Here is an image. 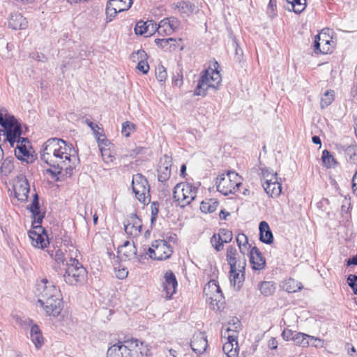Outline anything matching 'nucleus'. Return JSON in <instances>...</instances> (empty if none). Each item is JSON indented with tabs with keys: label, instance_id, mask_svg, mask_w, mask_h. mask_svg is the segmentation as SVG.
I'll list each match as a JSON object with an SVG mask.
<instances>
[{
	"label": "nucleus",
	"instance_id": "53",
	"mask_svg": "<svg viewBox=\"0 0 357 357\" xmlns=\"http://www.w3.org/2000/svg\"><path fill=\"white\" fill-rule=\"evenodd\" d=\"M151 224H153L158 216V212H159V204L157 202H153L151 204Z\"/></svg>",
	"mask_w": 357,
	"mask_h": 357
},
{
	"label": "nucleus",
	"instance_id": "32",
	"mask_svg": "<svg viewBox=\"0 0 357 357\" xmlns=\"http://www.w3.org/2000/svg\"><path fill=\"white\" fill-rule=\"evenodd\" d=\"M174 9H178L181 14L189 16L190 15L196 13L198 9L197 6L190 1H181L174 5Z\"/></svg>",
	"mask_w": 357,
	"mask_h": 357
},
{
	"label": "nucleus",
	"instance_id": "15",
	"mask_svg": "<svg viewBox=\"0 0 357 357\" xmlns=\"http://www.w3.org/2000/svg\"><path fill=\"white\" fill-rule=\"evenodd\" d=\"M132 4V0H114L108 1L106 7V15L109 21L116 16L117 13L128 10Z\"/></svg>",
	"mask_w": 357,
	"mask_h": 357
},
{
	"label": "nucleus",
	"instance_id": "63",
	"mask_svg": "<svg viewBox=\"0 0 357 357\" xmlns=\"http://www.w3.org/2000/svg\"><path fill=\"white\" fill-rule=\"evenodd\" d=\"M347 265H357V255L349 259L347 261Z\"/></svg>",
	"mask_w": 357,
	"mask_h": 357
},
{
	"label": "nucleus",
	"instance_id": "18",
	"mask_svg": "<svg viewBox=\"0 0 357 357\" xmlns=\"http://www.w3.org/2000/svg\"><path fill=\"white\" fill-rule=\"evenodd\" d=\"M142 220L136 215H131L124 222V230L131 237L138 236L141 234Z\"/></svg>",
	"mask_w": 357,
	"mask_h": 357
},
{
	"label": "nucleus",
	"instance_id": "23",
	"mask_svg": "<svg viewBox=\"0 0 357 357\" xmlns=\"http://www.w3.org/2000/svg\"><path fill=\"white\" fill-rule=\"evenodd\" d=\"M190 346L192 349L197 354L204 353L208 346L206 335L204 333H199L193 335Z\"/></svg>",
	"mask_w": 357,
	"mask_h": 357
},
{
	"label": "nucleus",
	"instance_id": "41",
	"mask_svg": "<svg viewBox=\"0 0 357 357\" xmlns=\"http://www.w3.org/2000/svg\"><path fill=\"white\" fill-rule=\"evenodd\" d=\"M237 255L236 249L233 246L228 247L227 250V261L229 266L237 265L238 263V257L236 256Z\"/></svg>",
	"mask_w": 357,
	"mask_h": 357
},
{
	"label": "nucleus",
	"instance_id": "16",
	"mask_svg": "<svg viewBox=\"0 0 357 357\" xmlns=\"http://www.w3.org/2000/svg\"><path fill=\"white\" fill-rule=\"evenodd\" d=\"M180 27V21L174 17L162 20L156 26V31L160 35L168 36L178 30Z\"/></svg>",
	"mask_w": 357,
	"mask_h": 357
},
{
	"label": "nucleus",
	"instance_id": "39",
	"mask_svg": "<svg viewBox=\"0 0 357 357\" xmlns=\"http://www.w3.org/2000/svg\"><path fill=\"white\" fill-rule=\"evenodd\" d=\"M218 205V202L214 199L202 201L200 209L203 213H212L216 210Z\"/></svg>",
	"mask_w": 357,
	"mask_h": 357
},
{
	"label": "nucleus",
	"instance_id": "62",
	"mask_svg": "<svg viewBox=\"0 0 357 357\" xmlns=\"http://www.w3.org/2000/svg\"><path fill=\"white\" fill-rule=\"evenodd\" d=\"M128 272L125 269L119 270L116 273V277L119 279H123L127 277Z\"/></svg>",
	"mask_w": 357,
	"mask_h": 357
},
{
	"label": "nucleus",
	"instance_id": "30",
	"mask_svg": "<svg viewBox=\"0 0 357 357\" xmlns=\"http://www.w3.org/2000/svg\"><path fill=\"white\" fill-rule=\"evenodd\" d=\"M259 229L260 241L266 244L272 243L273 241V236L268 224L265 221H262L259 224Z\"/></svg>",
	"mask_w": 357,
	"mask_h": 357
},
{
	"label": "nucleus",
	"instance_id": "4",
	"mask_svg": "<svg viewBox=\"0 0 357 357\" xmlns=\"http://www.w3.org/2000/svg\"><path fill=\"white\" fill-rule=\"evenodd\" d=\"M0 125L6 129V139L12 146L15 142L20 143L22 140L21 124L13 116L7 112L5 108H0Z\"/></svg>",
	"mask_w": 357,
	"mask_h": 357
},
{
	"label": "nucleus",
	"instance_id": "45",
	"mask_svg": "<svg viewBox=\"0 0 357 357\" xmlns=\"http://www.w3.org/2000/svg\"><path fill=\"white\" fill-rule=\"evenodd\" d=\"M218 235L222 244L229 243L232 240V232L227 229H220Z\"/></svg>",
	"mask_w": 357,
	"mask_h": 357
},
{
	"label": "nucleus",
	"instance_id": "26",
	"mask_svg": "<svg viewBox=\"0 0 357 357\" xmlns=\"http://www.w3.org/2000/svg\"><path fill=\"white\" fill-rule=\"evenodd\" d=\"M156 26L157 24L153 20H148L146 22L139 21L135 26V31L137 35L149 36L156 31Z\"/></svg>",
	"mask_w": 357,
	"mask_h": 357
},
{
	"label": "nucleus",
	"instance_id": "47",
	"mask_svg": "<svg viewBox=\"0 0 357 357\" xmlns=\"http://www.w3.org/2000/svg\"><path fill=\"white\" fill-rule=\"evenodd\" d=\"M86 123L93 130V134L95 137L97 138V139L98 141H101L103 144L107 145V143L108 142V140L107 139L103 138L102 139H100L101 135L99 133L98 130V129H100L98 126L88 119L86 120Z\"/></svg>",
	"mask_w": 357,
	"mask_h": 357
},
{
	"label": "nucleus",
	"instance_id": "28",
	"mask_svg": "<svg viewBox=\"0 0 357 357\" xmlns=\"http://www.w3.org/2000/svg\"><path fill=\"white\" fill-rule=\"evenodd\" d=\"M281 178H277L268 184H262L266 194L272 198L278 197L282 192Z\"/></svg>",
	"mask_w": 357,
	"mask_h": 357
},
{
	"label": "nucleus",
	"instance_id": "48",
	"mask_svg": "<svg viewBox=\"0 0 357 357\" xmlns=\"http://www.w3.org/2000/svg\"><path fill=\"white\" fill-rule=\"evenodd\" d=\"M47 252L51 258L54 259L58 264H63L65 261V256L63 252L60 249L54 250H47Z\"/></svg>",
	"mask_w": 357,
	"mask_h": 357
},
{
	"label": "nucleus",
	"instance_id": "61",
	"mask_svg": "<svg viewBox=\"0 0 357 357\" xmlns=\"http://www.w3.org/2000/svg\"><path fill=\"white\" fill-rule=\"evenodd\" d=\"M352 189L355 195L357 196V172L355 173L352 179Z\"/></svg>",
	"mask_w": 357,
	"mask_h": 357
},
{
	"label": "nucleus",
	"instance_id": "34",
	"mask_svg": "<svg viewBox=\"0 0 357 357\" xmlns=\"http://www.w3.org/2000/svg\"><path fill=\"white\" fill-rule=\"evenodd\" d=\"M259 174L261 176V180L262 181V184L270 183L273 181L278 178L277 173L274 172L273 170H272L269 168H267V167L260 168Z\"/></svg>",
	"mask_w": 357,
	"mask_h": 357
},
{
	"label": "nucleus",
	"instance_id": "21",
	"mask_svg": "<svg viewBox=\"0 0 357 357\" xmlns=\"http://www.w3.org/2000/svg\"><path fill=\"white\" fill-rule=\"evenodd\" d=\"M164 278L163 291H165L166 298H171L176 292V287L178 286L177 280L172 271H167L165 273Z\"/></svg>",
	"mask_w": 357,
	"mask_h": 357
},
{
	"label": "nucleus",
	"instance_id": "5",
	"mask_svg": "<svg viewBox=\"0 0 357 357\" xmlns=\"http://www.w3.org/2000/svg\"><path fill=\"white\" fill-rule=\"evenodd\" d=\"M222 82L220 73L217 70L208 68L199 79L194 95L205 96L210 89L218 90Z\"/></svg>",
	"mask_w": 357,
	"mask_h": 357
},
{
	"label": "nucleus",
	"instance_id": "44",
	"mask_svg": "<svg viewBox=\"0 0 357 357\" xmlns=\"http://www.w3.org/2000/svg\"><path fill=\"white\" fill-rule=\"evenodd\" d=\"M334 100V91L332 90L326 91L321 98V107L322 109L328 107Z\"/></svg>",
	"mask_w": 357,
	"mask_h": 357
},
{
	"label": "nucleus",
	"instance_id": "31",
	"mask_svg": "<svg viewBox=\"0 0 357 357\" xmlns=\"http://www.w3.org/2000/svg\"><path fill=\"white\" fill-rule=\"evenodd\" d=\"M132 56L134 60L135 59H141L138 62L136 68L138 70L142 72L143 74H146L149 70V65L148 64L147 61H145V59L147 56L145 51L143 50H138L137 52L133 54Z\"/></svg>",
	"mask_w": 357,
	"mask_h": 357
},
{
	"label": "nucleus",
	"instance_id": "9",
	"mask_svg": "<svg viewBox=\"0 0 357 357\" xmlns=\"http://www.w3.org/2000/svg\"><path fill=\"white\" fill-rule=\"evenodd\" d=\"M204 294L213 310H219L222 307L225 298L218 281L211 280L204 287Z\"/></svg>",
	"mask_w": 357,
	"mask_h": 357
},
{
	"label": "nucleus",
	"instance_id": "56",
	"mask_svg": "<svg viewBox=\"0 0 357 357\" xmlns=\"http://www.w3.org/2000/svg\"><path fill=\"white\" fill-rule=\"evenodd\" d=\"M172 82L174 85L178 86H181L183 84V73L181 69H179V72H177L176 75L173 76Z\"/></svg>",
	"mask_w": 357,
	"mask_h": 357
},
{
	"label": "nucleus",
	"instance_id": "64",
	"mask_svg": "<svg viewBox=\"0 0 357 357\" xmlns=\"http://www.w3.org/2000/svg\"><path fill=\"white\" fill-rule=\"evenodd\" d=\"M312 142L315 144L321 145V139H320L319 137H318V136H313L312 138Z\"/></svg>",
	"mask_w": 357,
	"mask_h": 357
},
{
	"label": "nucleus",
	"instance_id": "38",
	"mask_svg": "<svg viewBox=\"0 0 357 357\" xmlns=\"http://www.w3.org/2000/svg\"><path fill=\"white\" fill-rule=\"evenodd\" d=\"M302 287H303L301 283H298L297 281L292 278H289L285 280L283 284V289L289 293L296 292L301 290Z\"/></svg>",
	"mask_w": 357,
	"mask_h": 357
},
{
	"label": "nucleus",
	"instance_id": "57",
	"mask_svg": "<svg viewBox=\"0 0 357 357\" xmlns=\"http://www.w3.org/2000/svg\"><path fill=\"white\" fill-rule=\"evenodd\" d=\"M294 335V331L289 328H285L282 333V337L285 341L293 340Z\"/></svg>",
	"mask_w": 357,
	"mask_h": 357
},
{
	"label": "nucleus",
	"instance_id": "10",
	"mask_svg": "<svg viewBox=\"0 0 357 357\" xmlns=\"http://www.w3.org/2000/svg\"><path fill=\"white\" fill-rule=\"evenodd\" d=\"M132 188L136 198L143 204L150 201L149 185L144 176L141 174L133 175Z\"/></svg>",
	"mask_w": 357,
	"mask_h": 357
},
{
	"label": "nucleus",
	"instance_id": "6",
	"mask_svg": "<svg viewBox=\"0 0 357 357\" xmlns=\"http://www.w3.org/2000/svg\"><path fill=\"white\" fill-rule=\"evenodd\" d=\"M198 187L188 182L176 185L173 190V198L182 208L189 205L196 197Z\"/></svg>",
	"mask_w": 357,
	"mask_h": 357
},
{
	"label": "nucleus",
	"instance_id": "7",
	"mask_svg": "<svg viewBox=\"0 0 357 357\" xmlns=\"http://www.w3.org/2000/svg\"><path fill=\"white\" fill-rule=\"evenodd\" d=\"M63 274L64 281L70 285L84 283L87 277V271L82 264L76 259L70 258Z\"/></svg>",
	"mask_w": 357,
	"mask_h": 357
},
{
	"label": "nucleus",
	"instance_id": "50",
	"mask_svg": "<svg viewBox=\"0 0 357 357\" xmlns=\"http://www.w3.org/2000/svg\"><path fill=\"white\" fill-rule=\"evenodd\" d=\"M155 77L158 81L160 82L165 81L167 77V73L164 66L159 65L156 67Z\"/></svg>",
	"mask_w": 357,
	"mask_h": 357
},
{
	"label": "nucleus",
	"instance_id": "55",
	"mask_svg": "<svg viewBox=\"0 0 357 357\" xmlns=\"http://www.w3.org/2000/svg\"><path fill=\"white\" fill-rule=\"evenodd\" d=\"M310 340L313 341V342L310 344L312 347H314L316 348H322L324 347V340H322L319 337H317L310 335Z\"/></svg>",
	"mask_w": 357,
	"mask_h": 357
},
{
	"label": "nucleus",
	"instance_id": "20",
	"mask_svg": "<svg viewBox=\"0 0 357 357\" xmlns=\"http://www.w3.org/2000/svg\"><path fill=\"white\" fill-rule=\"evenodd\" d=\"M172 164V158L167 155H165L160 158L158 168V181L165 182L170 178Z\"/></svg>",
	"mask_w": 357,
	"mask_h": 357
},
{
	"label": "nucleus",
	"instance_id": "24",
	"mask_svg": "<svg viewBox=\"0 0 357 357\" xmlns=\"http://www.w3.org/2000/svg\"><path fill=\"white\" fill-rule=\"evenodd\" d=\"M227 338V342L224 343L222 346L223 352L227 356V357H238L239 349L236 336L234 334H228Z\"/></svg>",
	"mask_w": 357,
	"mask_h": 357
},
{
	"label": "nucleus",
	"instance_id": "13",
	"mask_svg": "<svg viewBox=\"0 0 357 357\" xmlns=\"http://www.w3.org/2000/svg\"><path fill=\"white\" fill-rule=\"evenodd\" d=\"M33 229L29 231V236L31 239L33 246L44 249L49 244L48 236L40 224H34Z\"/></svg>",
	"mask_w": 357,
	"mask_h": 357
},
{
	"label": "nucleus",
	"instance_id": "35",
	"mask_svg": "<svg viewBox=\"0 0 357 357\" xmlns=\"http://www.w3.org/2000/svg\"><path fill=\"white\" fill-rule=\"evenodd\" d=\"M258 289L264 296H270L275 291L276 287L272 281H264L259 283Z\"/></svg>",
	"mask_w": 357,
	"mask_h": 357
},
{
	"label": "nucleus",
	"instance_id": "1",
	"mask_svg": "<svg viewBox=\"0 0 357 357\" xmlns=\"http://www.w3.org/2000/svg\"><path fill=\"white\" fill-rule=\"evenodd\" d=\"M40 159L54 169L49 172L54 174H61L62 169L71 167L79 160L73 144L56 137L50 138L43 144Z\"/></svg>",
	"mask_w": 357,
	"mask_h": 357
},
{
	"label": "nucleus",
	"instance_id": "37",
	"mask_svg": "<svg viewBox=\"0 0 357 357\" xmlns=\"http://www.w3.org/2000/svg\"><path fill=\"white\" fill-rule=\"evenodd\" d=\"M310 335L298 332L294 334L293 341L294 344L297 346L301 347H307L310 344Z\"/></svg>",
	"mask_w": 357,
	"mask_h": 357
},
{
	"label": "nucleus",
	"instance_id": "33",
	"mask_svg": "<svg viewBox=\"0 0 357 357\" xmlns=\"http://www.w3.org/2000/svg\"><path fill=\"white\" fill-rule=\"evenodd\" d=\"M30 211L34 218L32 225H34V224H41L44 215L41 214L39 211V202L37 194L34 195V199L30 206Z\"/></svg>",
	"mask_w": 357,
	"mask_h": 357
},
{
	"label": "nucleus",
	"instance_id": "54",
	"mask_svg": "<svg viewBox=\"0 0 357 357\" xmlns=\"http://www.w3.org/2000/svg\"><path fill=\"white\" fill-rule=\"evenodd\" d=\"M276 8V0H270L267 7V13L271 17H274L276 15L275 10Z\"/></svg>",
	"mask_w": 357,
	"mask_h": 357
},
{
	"label": "nucleus",
	"instance_id": "51",
	"mask_svg": "<svg viewBox=\"0 0 357 357\" xmlns=\"http://www.w3.org/2000/svg\"><path fill=\"white\" fill-rule=\"evenodd\" d=\"M219 236L218 234H214L211 238V243L214 249L217 251H220L223 248V244L218 239Z\"/></svg>",
	"mask_w": 357,
	"mask_h": 357
},
{
	"label": "nucleus",
	"instance_id": "14",
	"mask_svg": "<svg viewBox=\"0 0 357 357\" xmlns=\"http://www.w3.org/2000/svg\"><path fill=\"white\" fill-rule=\"evenodd\" d=\"M15 197L21 202L26 201L29 192V184L25 176L20 174L13 181Z\"/></svg>",
	"mask_w": 357,
	"mask_h": 357
},
{
	"label": "nucleus",
	"instance_id": "52",
	"mask_svg": "<svg viewBox=\"0 0 357 357\" xmlns=\"http://www.w3.org/2000/svg\"><path fill=\"white\" fill-rule=\"evenodd\" d=\"M348 285L352 289L354 294L357 295V275H349L347 278Z\"/></svg>",
	"mask_w": 357,
	"mask_h": 357
},
{
	"label": "nucleus",
	"instance_id": "36",
	"mask_svg": "<svg viewBox=\"0 0 357 357\" xmlns=\"http://www.w3.org/2000/svg\"><path fill=\"white\" fill-rule=\"evenodd\" d=\"M14 158L13 157H7L1 162L0 176H8L14 169Z\"/></svg>",
	"mask_w": 357,
	"mask_h": 357
},
{
	"label": "nucleus",
	"instance_id": "22",
	"mask_svg": "<svg viewBox=\"0 0 357 357\" xmlns=\"http://www.w3.org/2000/svg\"><path fill=\"white\" fill-rule=\"evenodd\" d=\"M25 323L31 326L30 337L32 342L34 344L36 349H40L45 343V338L41 330L37 324H33V321L29 318L25 320Z\"/></svg>",
	"mask_w": 357,
	"mask_h": 357
},
{
	"label": "nucleus",
	"instance_id": "2",
	"mask_svg": "<svg viewBox=\"0 0 357 357\" xmlns=\"http://www.w3.org/2000/svg\"><path fill=\"white\" fill-rule=\"evenodd\" d=\"M36 295L38 303L43 307L47 314L58 316L63 308L61 294L59 288L53 282L43 278L36 284Z\"/></svg>",
	"mask_w": 357,
	"mask_h": 357
},
{
	"label": "nucleus",
	"instance_id": "42",
	"mask_svg": "<svg viewBox=\"0 0 357 357\" xmlns=\"http://www.w3.org/2000/svg\"><path fill=\"white\" fill-rule=\"evenodd\" d=\"M240 252L244 255L245 252L248 250V238L244 234H238L236 238Z\"/></svg>",
	"mask_w": 357,
	"mask_h": 357
},
{
	"label": "nucleus",
	"instance_id": "12",
	"mask_svg": "<svg viewBox=\"0 0 357 357\" xmlns=\"http://www.w3.org/2000/svg\"><path fill=\"white\" fill-rule=\"evenodd\" d=\"M246 259L244 256L238 257L237 265L230 266L229 280L235 289H239L244 281Z\"/></svg>",
	"mask_w": 357,
	"mask_h": 357
},
{
	"label": "nucleus",
	"instance_id": "17",
	"mask_svg": "<svg viewBox=\"0 0 357 357\" xmlns=\"http://www.w3.org/2000/svg\"><path fill=\"white\" fill-rule=\"evenodd\" d=\"M26 143H29L27 138H22L20 142L17 143L15 149V155L18 160L22 162L32 163L35 160V158L28 150Z\"/></svg>",
	"mask_w": 357,
	"mask_h": 357
},
{
	"label": "nucleus",
	"instance_id": "40",
	"mask_svg": "<svg viewBox=\"0 0 357 357\" xmlns=\"http://www.w3.org/2000/svg\"><path fill=\"white\" fill-rule=\"evenodd\" d=\"M345 157L347 161L351 163H357V146L350 145L344 149Z\"/></svg>",
	"mask_w": 357,
	"mask_h": 357
},
{
	"label": "nucleus",
	"instance_id": "58",
	"mask_svg": "<svg viewBox=\"0 0 357 357\" xmlns=\"http://www.w3.org/2000/svg\"><path fill=\"white\" fill-rule=\"evenodd\" d=\"M176 40L172 38L156 39L155 43L158 45H160L162 47H166L169 42H175Z\"/></svg>",
	"mask_w": 357,
	"mask_h": 357
},
{
	"label": "nucleus",
	"instance_id": "29",
	"mask_svg": "<svg viewBox=\"0 0 357 357\" xmlns=\"http://www.w3.org/2000/svg\"><path fill=\"white\" fill-rule=\"evenodd\" d=\"M28 22L21 13H15L11 15L8 21V26L14 30L24 29L27 27Z\"/></svg>",
	"mask_w": 357,
	"mask_h": 357
},
{
	"label": "nucleus",
	"instance_id": "59",
	"mask_svg": "<svg viewBox=\"0 0 357 357\" xmlns=\"http://www.w3.org/2000/svg\"><path fill=\"white\" fill-rule=\"evenodd\" d=\"M239 327H240L239 321L238 319H236V321H234L233 325L227 328L226 332H225V334H224L225 337H226L227 333H229L230 331H233L234 333L236 332L237 330L239 328Z\"/></svg>",
	"mask_w": 357,
	"mask_h": 357
},
{
	"label": "nucleus",
	"instance_id": "3",
	"mask_svg": "<svg viewBox=\"0 0 357 357\" xmlns=\"http://www.w3.org/2000/svg\"><path fill=\"white\" fill-rule=\"evenodd\" d=\"M107 357H144L148 349L143 342L135 339L110 342Z\"/></svg>",
	"mask_w": 357,
	"mask_h": 357
},
{
	"label": "nucleus",
	"instance_id": "46",
	"mask_svg": "<svg viewBox=\"0 0 357 357\" xmlns=\"http://www.w3.org/2000/svg\"><path fill=\"white\" fill-rule=\"evenodd\" d=\"M135 130L136 126L130 121H126L122 124L121 133L126 137H130Z\"/></svg>",
	"mask_w": 357,
	"mask_h": 357
},
{
	"label": "nucleus",
	"instance_id": "43",
	"mask_svg": "<svg viewBox=\"0 0 357 357\" xmlns=\"http://www.w3.org/2000/svg\"><path fill=\"white\" fill-rule=\"evenodd\" d=\"M321 159H322L324 165L327 168H331V167H333L336 163L333 156L326 149L323 151Z\"/></svg>",
	"mask_w": 357,
	"mask_h": 357
},
{
	"label": "nucleus",
	"instance_id": "25",
	"mask_svg": "<svg viewBox=\"0 0 357 357\" xmlns=\"http://www.w3.org/2000/svg\"><path fill=\"white\" fill-rule=\"evenodd\" d=\"M119 257L122 260H130L137 255V248L133 242L126 241L118 248Z\"/></svg>",
	"mask_w": 357,
	"mask_h": 357
},
{
	"label": "nucleus",
	"instance_id": "27",
	"mask_svg": "<svg viewBox=\"0 0 357 357\" xmlns=\"http://www.w3.org/2000/svg\"><path fill=\"white\" fill-rule=\"evenodd\" d=\"M250 261L255 270H261L265 267L266 261L257 247H253L250 252Z\"/></svg>",
	"mask_w": 357,
	"mask_h": 357
},
{
	"label": "nucleus",
	"instance_id": "49",
	"mask_svg": "<svg viewBox=\"0 0 357 357\" xmlns=\"http://www.w3.org/2000/svg\"><path fill=\"white\" fill-rule=\"evenodd\" d=\"M292 10L296 13H301L306 7V0H295L291 4Z\"/></svg>",
	"mask_w": 357,
	"mask_h": 357
},
{
	"label": "nucleus",
	"instance_id": "60",
	"mask_svg": "<svg viewBox=\"0 0 357 357\" xmlns=\"http://www.w3.org/2000/svg\"><path fill=\"white\" fill-rule=\"evenodd\" d=\"M268 347L271 349H275L278 347V341L275 337H271L268 342Z\"/></svg>",
	"mask_w": 357,
	"mask_h": 357
},
{
	"label": "nucleus",
	"instance_id": "19",
	"mask_svg": "<svg viewBox=\"0 0 357 357\" xmlns=\"http://www.w3.org/2000/svg\"><path fill=\"white\" fill-rule=\"evenodd\" d=\"M315 53L328 54L331 51V37L326 33L315 36L314 40Z\"/></svg>",
	"mask_w": 357,
	"mask_h": 357
},
{
	"label": "nucleus",
	"instance_id": "11",
	"mask_svg": "<svg viewBox=\"0 0 357 357\" xmlns=\"http://www.w3.org/2000/svg\"><path fill=\"white\" fill-rule=\"evenodd\" d=\"M173 250L170 244L165 240H155L149 248V255L155 260H165L172 255Z\"/></svg>",
	"mask_w": 357,
	"mask_h": 357
},
{
	"label": "nucleus",
	"instance_id": "8",
	"mask_svg": "<svg viewBox=\"0 0 357 357\" xmlns=\"http://www.w3.org/2000/svg\"><path fill=\"white\" fill-rule=\"evenodd\" d=\"M241 185V177L234 172L219 176L216 181L217 190L225 196L236 193Z\"/></svg>",
	"mask_w": 357,
	"mask_h": 357
}]
</instances>
